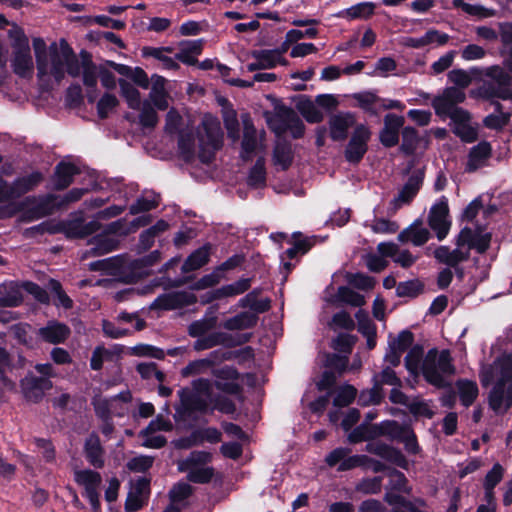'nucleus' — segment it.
I'll use <instances>...</instances> for the list:
<instances>
[{
	"mask_svg": "<svg viewBox=\"0 0 512 512\" xmlns=\"http://www.w3.org/2000/svg\"><path fill=\"white\" fill-rule=\"evenodd\" d=\"M202 126L207 138V145L214 150H221L224 145V132L221 128L218 118L213 116H205Z\"/></svg>",
	"mask_w": 512,
	"mask_h": 512,
	"instance_id": "4be33fe9",
	"label": "nucleus"
},
{
	"mask_svg": "<svg viewBox=\"0 0 512 512\" xmlns=\"http://www.w3.org/2000/svg\"><path fill=\"white\" fill-rule=\"evenodd\" d=\"M211 253V244L206 243L194 250L184 261L181 267L183 273H189L202 268L209 262Z\"/></svg>",
	"mask_w": 512,
	"mask_h": 512,
	"instance_id": "cd10ccee",
	"label": "nucleus"
},
{
	"mask_svg": "<svg viewBox=\"0 0 512 512\" xmlns=\"http://www.w3.org/2000/svg\"><path fill=\"white\" fill-rule=\"evenodd\" d=\"M74 476L75 481L84 486L85 490L98 489L102 481L98 472L89 469L75 471Z\"/></svg>",
	"mask_w": 512,
	"mask_h": 512,
	"instance_id": "8fccbe9b",
	"label": "nucleus"
},
{
	"mask_svg": "<svg viewBox=\"0 0 512 512\" xmlns=\"http://www.w3.org/2000/svg\"><path fill=\"white\" fill-rule=\"evenodd\" d=\"M225 359V352L215 350L210 353L207 358L191 361L181 371L182 376H194L207 374L212 372L217 378L222 380H233L237 378V371L231 367H224L221 369H214V365Z\"/></svg>",
	"mask_w": 512,
	"mask_h": 512,
	"instance_id": "423d86ee",
	"label": "nucleus"
},
{
	"mask_svg": "<svg viewBox=\"0 0 512 512\" xmlns=\"http://www.w3.org/2000/svg\"><path fill=\"white\" fill-rule=\"evenodd\" d=\"M60 49L65 60L66 72L71 77H78L81 73V65L72 47L65 39L60 40Z\"/></svg>",
	"mask_w": 512,
	"mask_h": 512,
	"instance_id": "e433bc0d",
	"label": "nucleus"
},
{
	"mask_svg": "<svg viewBox=\"0 0 512 512\" xmlns=\"http://www.w3.org/2000/svg\"><path fill=\"white\" fill-rule=\"evenodd\" d=\"M465 94L457 87H448L444 90L441 96L435 97L432 101V106L435 114L448 113L457 104L464 102Z\"/></svg>",
	"mask_w": 512,
	"mask_h": 512,
	"instance_id": "aec40b11",
	"label": "nucleus"
},
{
	"mask_svg": "<svg viewBox=\"0 0 512 512\" xmlns=\"http://www.w3.org/2000/svg\"><path fill=\"white\" fill-rule=\"evenodd\" d=\"M371 136L372 131L368 125L364 123L355 125L344 149V157L348 163L357 165L363 160L368 152Z\"/></svg>",
	"mask_w": 512,
	"mask_h": 512,
	"instance_id": "0eeeda50",
	"label": "nucleus"
},
{
	"mask_svg": "<svg viewBox=\"0 0 512 512\" xmlns=\"http://www.w3.org/2000/svg\"><path fill=\"white\" fill-rule=\"evenodd\" d=\"M119 104L117 97L110 93H104L97 103V114L102 120L108 118L110 111Z\"/></svg>",
	"mask_w": 512,
	"mask_h": 512,
	"instance_id": "e2e57ef3",
	"label": "nucleus"
},
{
	"mask_svg": "<svg viewBox=\"0 0 512 512\" xmlns=\"http://www.w3.org/2000/svg\"><path fill=\"white\" fill-rule=\"evenodd\" d=\"M480 95L485 100H512V88H505L490 83L481 88Z\"/></svg>",
	"mask_w": 512,
	"mask_h": 512,
	"instance_id": "de8ad7c7",
	"label": "nucleus"
},
{
	"mask_svg": "<svg viewBox=\"0 0 512 512\" xmlns=\"http://www.w3.org/2000/svg\"><path fill=\"white\" fill-rule=\"evenodd\" d=\"M8 34L12 39L13 58L11 66L13 72L21 78L30 77L34 70V63L28 37L24 30L18 26L11 29Z\"/></svg>",
	"mask_w": 512,
	"mask_h": 512,
	"instance_id": "20e7f679",
	"label": "nucleus"
},
{
	"mask_svg": "<svg viewBox=\"0 0 512 512\" xmlns=\"http://www.w3.org/2000/svg\"><path fill=\"white\" fill-rule=\"evenodd\" d=\"M177 146L180 157L186 163H190L195 155L193 134L190 132L180 133Z\"/></svg>",
	"mask_w": 512,
	"mask_h": 512,
	"instance_id": "3c124183",
	"label": "nucleus"
},
{
	"mask_svg": "<svg viewBox=\"0 0 512 512\" xmlns=\"http://www.w3.org/2000/svg\"><path fill=\"white\" fill-rule=\"evenodd\" d=\"M294 160V152L289 141L283 140L276 143L273 149V163L280 166L282 171H287Z\"/></svg>",
	"mask_w": 512,
	"mask_h": 512,
	"instance_id": "2f4dec72",
	"label": "nucleus"
},
{
	"mask_svg": "<svg viewBox=\"0 0 512 512\" xmlns=\"http://www.w3.org/2000/svg\"><path fill=\"white\" fill-rule=\"evenodd\" d=\"M48 288L57 298V302L54 303L56 306H61L66 310L73 308V300L66 294L60 281L51 278L48 282Z\"/></svg>",
	"mask_w": 512,
	"mask_h": 512,
	"instance_id": "603ef678",
	"label": "nucleus"
},
{
	"mask_svg": "<svg viewBox=\"0 0 512 512\" xmlns=\"http://www.w3.org/2000/svg\"><path fill=\"white\" fill-rule=\"evenodd\" d=\"M452 132L464 143H473L478 138V132L476 128L472 127L469 122L453 125Z\"/></svg>",
	"mask_w": 512,
	"mask_h": 512,
	"instance_id": "69168bd1",
	"label": "nucleus"
},
{
	"mask_svg": "<svg viewBox=\"0 0 512 512\" xmlns=\"http://www.w3.org/2000/svg\"><path fill=\"white\" fill-rule=\"evenodd\" d=\"M337 298L339 301L353 307H361L365 304L364 296L347 286L338 287Z\"/></svg>",
	"mask_w": 512,
	"mask_h": 512,
	"instance_id": "864d4df0",
	"label": "nucleus"
},
{
	"mask_svg": "<svg viewBox=\"0 0 512 512\" xmlns=\"http://www.w3.org/2000/svg\"><path fill=\"white\" fill-rule=\"evenodd\" d=\"M196 338L197 340L193 343V349L195 351H203L218 345L231 348L245 344L250 340L251 334H241L235 337L225 332H213Z\"/></svg>",
	"mask_w": 512,
	"mask_h": 512,
	"instance_id": "9b49d317",
	"label": "nucleus"
},
{
	"mask_svg": "<svg viewBox=\"0 0 512 512\" xmlns=\"http://www.w3.org/2000/svg\"><path fill=\"white\" fill-rule=\"evenodd\" d=\"M403 116L387 113L383 119V127L379 131V141L385 148H392L399 143L400 130L403 129Z\"/></svg>",
	"mask_w": 512,
	"mask_h": 512,
	"instance_id": "4468645a",
	"label": "nucleus"
},
{
	"mask_svg": "<svg viewBox=\"0 0 512 512\" xmlns=\"http://www.w3.org/2000/svg\"><path fill=\"white\" fill-rule=\"evenodd\" d=\"M70 334V327L57 320L48 321L44 327L38 330V335L44 342L55 345L64 343L69 338Z\"/></svg>",
	"mask_w": 512,
	"mask_h": 512,
	"instance_id": "a211bd4d",
	"label": "nucleus"
},
{
	"mask_svg": "<svg viewBox=\"0 0 512 512\" xmlns=\"http://www.w3.org/2000/svg\"><path fill=\"white\" fill-rule=\"evenodd\" d=\"M357 320V329L363 336L376 335L377 328L374 322L370 319L367 312L364 310H358L355 314Z\"/></svg>",
	"mask_w": 512,
	"mask_h": 512,
	"instance_id": "0e129e2a",
	"label": "nucleus"
},
{
	"mask_svg": "<svg viewBox=\"0 0 512 512\" xmlns=\"http://www.w3.org/2000/svg\"><path fill=\"white\" fill-rule=\"evenodd\" d=\"M481 384H512V352L498 356L482 372Z\"/></svg>",
	"mask_w": 512,
	"mask_h": 512,
	"instance_id": "1a4fd4ad",
	"label": "nucleus"
},
{
	"mask_svg": "<svg viewBox=\"0 0 512 512\" xmlns=\"http://www.w3.org/2000/svg\"><path fill=\"white\" fill-rule=\"evenodd\" d=\"M119 86L121 95L125 98L128 107L133 110H139L141 107V96L138 89L125 79H119Z\"/></svg>",
	"mask_w": 512,
	"mask_h": 512,
	"instance_id": "37998d69",
	"label": "nucleus"
},
{
	"mask_svg": "<svg viewBox=\"0 0 512 512\" xmlns=\"http://www.w3.org/2000/svg\"><path fill=\"white\" fill-rule=\"evenodd\" d=\"M212 386H193L183 388L179 395L183 405L191 411L205 412L209 409L218 410L225 414L235 411L234 403L226 397H213Z\"/></svg>",
	"mask_w": 512,
	"mask_h": 512,
	"instance_id": "f03ea898",
	"label": "nucleus"
},
{
	"mask_svg": "<svg viewBox=\"0 0 512 512\" xmlns=\"http://www.w3.org/2000/svg\"><path fill=\"white\" fill-rule=\"evenodd\" d=\"M101 228L97 220L85 222L82 216L57 222V233H62L67 239H84Z\"/></svg>",
	"mask_w": 512,
	"mask_h": 512,
	"instance_id": "f8f14e48",
	"label": "nucleus"
},
{
	"mask_svg": "<svg viewBox=\"0 0 512 512\" xmlns=\"http://www.w3.org/2000/svg\"><path fill=\"white\" fill-rule=\"evenodd\" d=\"M448 40V34L442 33L436 29H430L422 37L409 38L407 44L412 48L420 49L435 42L442 46L445 45Z\"/></svg>",
	"mask_w": 512,
	"mask_h": 512,
	"instance_id": "f704fd0d",
	"label": "nucleus"
},
{
	"mask_svg": "<svg viewBox=\"0 0 512 512\" xmlns=\"http://www.w3.org/2000/svg\"><path fill=\"white\" fill-rule=\"evenodd\" d=\"M58 201L59 195L47 194L40 197L35 206L40 216L46 217L53 214L56 210L62 209V207L58 206Z\"/></svg>",
	"mask_w": 512,
	"mask_h": 512,
	"instance_id": "5fc2aeb1",
	"label": "nucleus"
},
{
	"mask_svg": "<svg viewBox=\"0 0 512 512\" xmlns=\"http://www.w3.org/2000/svg\"><path fill=\"white\" fill-rule=\"evenodd\" d=\"M80 173V169L71 162L60 161L54 168L51 177L52 188L56 191L67 189L74 180V177Z\"/></svg>",
	"mask_w": 512,
	"mask_h": 512,
	"instance_id": "dca6fc26",
	"label": "nucleus"
},
{
	"mask_svg": "<svg viewBox=\"0 0 512 512\" xmlns=\"http://www.w3.org/2000/svg\"><path fill=\"white\" fill-rule=\"evenodd\" d=\"M187 479L193 483L205 484L211 481L214 476V469L212 467H196L186 471Z\"/></svg>",
	"mask_w": 512,
	"mask_h": 512,
	"instance_id": "338daca9",
	"label": "nucleus"
},
{
	"mask_svg": "<svg viewBox=\"0 0 512 512\" xmlns=\"http://www.w3.org/2000/svg\"><path fill=\"white\" fill-rule=\"evenodd\" d=\"M350 97L356 101V104L354 105L355 107L362 109L364 112L369 113L372 116L378 115V111L374 108V105L385 101L384 98L379 97L372 91L353 93Z\"/></svg>",
	"mask_w": 512,
	"mask_h": 512,
	"instance_id": "72a5a7b5",
	"label": "nucleus"
},
{
	"mask_svg": "<svg viewBox=\"0 0 512 512\" xmlns=\"http://www.w3.org/2000/svg\"><path fill=\"white\" fill-rule=\"evenodd\" d=\"M131 400V394L129 391L121 392L119 395L111 398L110 412L111 418L113 416L122 417L128 411V403Z\"/></svg>",
	"mask_w": 512,
	"mask_h": 512,
	"instance_id": "052dcab7",
	"label": "nucleus"
},
{
	"mask_svg": "<svg viewBox=\"0 0 512 512\" xmlns=\"http://www.w3.org/2000/svg\"><path fill=\"white\" fill-rule=\"evenodd\" d=\"M108 264L106 265L105 272L110 275H119V280L125 284H135L139 281L140 275L136 274L135 271H130L127 273H120V263L114 258H107Z\"/></svg>",
	"mask_w": 512,
	"mask_h": 512,
	"instance_id": "49530a36",
	"label": "nucleus"
},
{
	"mask_svg": "<svg viewBox=\"0 0 512 512\" xmlns=\"http://www.w3.org/2000/svg\"><path fill=\"white\" fill-rule=\"evenodd\" d=\"M345 278L350 286L363 291L372 290L376 284V280L374 277L364 274L362 272H348Z\"/></svg>",
	"mask_w": 512,
	"mask_h": 512,
	"instance_id": "09e8293b",
	"label": "nucleus"
},
{
	"mask_svg": "<svg viewBox=\"0 0 512 512\" xmlns=\"http://www.w3.org/2000/svg\"><path fill=\"white\" fill-rule=\"evenodd\" d=\"M492 234L484 232L481 225H477L473 230L472 228L463 227L455 238V245L457 247H467V250H475L478 254H484L490 248Z\"/></svg>",
	"mask_w": 512,
	"mask_h": 512,
	"instance_id": "6e6552de",
	"label": "nucleus"
},
{
	"mask_svg": "<svg viewBox=\"0 0 512 512\" xmlns=\"http://www.w3.org/2000/svg\"><path fill=\"white\" fill-rule=\"evenodd\" d=\"M314 243L310 238H304L301 232L292 234V247L285 251V255L289 259L296 258L299 254L304 255L313 247Z\"/></svg>",
	"mask_w": 512,
	"mask_h": 512,
	"instance_id": "58836bf2",
	"label": "nucleus"
},
{
	"mask_svg": "<svg viewBox=\"0 0 512 512\" xmlns=\"http://www.w3.org/2000/svg\"><path fill=\"white\" fill-rule=\"evenodd\" d=\"M491 155V144L488 141L479 142L477 145L473 146L468 153L465 171L468 173L475 172L485 164Z\"/></svg>",
	"mask_w": 512,
	"mask_h": 512,
	"instance_id": "412c9836",
	"label": "nucleus"
},
{
	"mask_svg": "<svg viewBox=\"0 0 512 512\" xmlns=\"http://www.w3.org/2000/svg\"><path fill=\"white\" fill-rule=\"evenodd\" d=\"M35 371L40 374L39 377L26 376L20 381V384H52L47 378L53 374V366L50 363L35 365Z\"/></svg>",
	"mask_w": 512,
	"mask_h": 512,
	"instance_id": "6e6d98bb",
	"label": "nucleus"
},
{
	"mask_svg": "<svg viewBox=\"0 0 512 512\" xmlns=\"http://www.w3.org/2000/svg\"><path fill=\"white\" fill-rule=\"evenodd\" d=\"M375 8L376 4L374 2H360L339 11L335 16L338 18H345L349 21L356 19L368 20L374 15Z\"/></svg>",
	"mask_w": 512,
	"mask_h": 512,
	"instance_id": "c756f323",
	"label": "nucleus"
},
{
	"mask_svg": "<svg viewBox=\"0 0 512 512\" xmlns=\"http://www.w3.org/2000/svg\"><path fill=\"white\" fill-rule=\"evenodd\" d=\"M43 179V174L40 171H33L28 175L17 177L11 183L13 199H18L26 193L33 191Z\"/></svg>",
	"mask_w": 512,
	"mask_h": 512,
	"instance_id": "b1692460",
	"label": "nucleus"
},
{
	"mask_svg": "<svg viewBox=\"0 0 512 512\" xmlns=\"http://www.w3.org/2000/svg\"><path fill=\"white\" fill-rule=\"evenodd\" d=\"M421 220H415L410 226L398 234L401 243L411 241L415 246H422L430 239V232L427 228L421 227Z\"/></svg>",
	"mask_w": 512,
	"mask_h": 512,
	"instance_id": "a878e982",
	"label": "nucleus"
},
{
	"mask_svg": "<svg viewBox=\"0 0 512 512\" xmlns=\"http://www.w3.org/2000/svg\"><path fill=\"white\" fill-rule=\"evenodd\" d=\"M424 180V172L417 170L409 176L398 195L390 202V210L395 213L403 204H410L418 194Z\"/></svg>",
	"mask_w": 512,
	"mask_h": 512,
	"instance_id": "ddd939ff",
	"label": "nucleus"
},
{
	"mask_svg": "<svg viewBox=\"0 0 512 512\" xmlns=\"http://www.w3.org/2000/svg\"><path fill=\"white\" fill-rule=\"evenodd\" d=\"M490 407L504 412L512 405V386H494L489 395Z\"/></svg>",
	"mask_w": 512,
	"mask_h": 512,
	"instance_id": "c85d7f7f",
	"label": "nucleus"
},
{
	"mask_svg": "<svg viewBox=\"0 0 512 512\" xmlns=\"http://www.w3.org/2000/svg\"><path fill=\"white\" fill-rule=\"evenodd\" d=\"M427 223L436 233L439 241L447 237L451 227V221L449 220L448 200L445 196H442L438 202L432 205L428 214Z\"/></svg>",
	"mask_w": 512,
	"mask_h": 512,
	"instance_id": "9d476101",
	"label": "nucleus"
},
{
	"mask_svg": "<svg viewBox=\"0 0 512 512\" xmlns=\"http://www.w3.org/2000/svg\"><path fill=\"white\" fill-rule=\"evenodd\" d=\"M265 159L258 157L251 167L247 177V184L252 188H259L266 184Z\"/></svg>",
	"mask_w": 512,
	"mask_h": 512,
	"instance_id": "79ce46f5",
	"label": "nucleus"
},
{
	"mask_svg": "<svg viewBox=\"0 0 512 512\" xmlns=\"http://www.w3.org/2000/svg\"><path fill=\"white\" fill-rule=\"evenodd\" d=\"M51 69L50 73L56 82H61L65 77V60L62 56L61 49L58 50L56 43H52L49 47Z\"/></svg>",
	"mask_w": 512,
	"mask_h": 512,
	"instance_id": "ea45409f",
	"label": "nucleus"
},
{
	"mask_svg": "<svg viewBox=\"0 0 512 512\" xmlns=\"http://www.w3.org/2000/svg\"><path fill=\"white\" fill-rule=\"evenodd\" d=\"M425 284L418 278L401 281L396 287V296L400 298H411L415 299L424 293Z\"/></svg>",
	"mask_w": 512,
	"mask_h": 512,
	"instance_id": "c9c22d12",
	"label": "nucleus"
},
{
	"mask_svg": "<svg viewBox=\"0 0 512 512\" xmlns=\"http://www.w3.org/2000/svg\"><path fill=\"white\" fill-rule=\"evenodd\" d=\"M158 114L148 101H144L139 114V123L143 128L154 129L158 124Z\"/></svg>",
	"mask_w": 512,
	"mask_h": 512,
	"instance_id": "bf43d9fd",
	"label": "nucleus"
},
{
	"mask_svg": "<svg viewBox=\"0 0 512 512\" xmlns=\"http://www.w3.org/2000/svg\"><path fill=\"white\" fill-rule=\"evenodd\" d=\"M402 143L400 150L407 156H411L415 153L417 146L420 142V137L416 128L412 126H406L401 131Z\"/></svg>",
	"mask_w": 512,
	"mask_h": 512,
	"instance_id": "a19ab883",
	"label": "nucleus"
},
{
	"mask_svg": "<svg viewBox=\"0 0 512 512\" xmlns=\"http://www.w3.org/2000/svg\"><path fill=\"white\" fill-rule=\"evenodd\" d=\"M222 288H216L201 294L199 298L191 292L174 291L160 294L150 305L151 309L172 311L191 306L199 302L201 305H208L216 300L223 299Z\"/></svg>",
	"mask_w": 512,
	"mask_h": 512,
	"instance_id": "7ed1b4c3",
	"label": "nucleus"
},
{
	"mask_svg": "<svg viewBox=\"0 0 512 512\" xmlns=\"http://www.w3.org/2000/svg\"><path fill=\"white\" fill-rule=\"evenodd\" d=\"M22 288L24 291H26L28 294L32 295L36 301H38L41 304H49L50 297L48 292L41 287L39 284L33 282V281H22Z\"/></svg>",
	"mask_w": 512,
	"mask_h": 512,
	"instance_id": "774afa93",
	"label": "nucleus"
},
{
	"mask_svg": "<svg viewBox=\"0 0 512 512\" xmlns=\"http://www.w3.org/2000/svg\"><path fill=\"white\" fill-rule=\"evenodd\" d=\"M404 367L415 381L422 377L427 384H476L468 379L453 382L457 368L449 349L433 347L425 352L422 345L415 344L404 357Z\"/></svg>",
	"mask_w": 512,
	"mask_h": 512,
	"instance_id": "f257e3e1",
	"label": "nucleus"
},
{
	"mask_svg": "<svg viewBox=\"0 0 512 512\" xmlns=\"http://www.w3.org/2000/svg\"><path fill=\"white\" fill-rule=\"evenodd\" d=\"M84 452L87 461L93 467L102 468L104 466V451L97 435L92 434L86 439Z\"/></svg>",
	"mask_w": 512,
	"mask_h": 512,
	"instance_id": "7c9ffc66",
	"label": "nucleus"
},
{
	"mask_svg": "<svg viewBox=\"0 0 512 512\" xmlns=\"http://www.w3.org/2000/svg\"><path fill=\"white\" fill-rule=\"evenodd\" d=\"M245 123V132L241 142V153L240 156L243 161H248L251 159V155L254 153L257 146V139L255 136V130L252 127V131H248L247 123Z\"/></svg>",
	"mask_w": 512,
	"mask_h": 512,
	"instance_id": "4d7b16f0",
	"label": "nucleus"
},
{
	"mask_svg": "<svg viewBox=\"0 0 512 512\" xmlns=\"http://www.w3.org/2000/svg\"><path fill=\"white\" fill-rule=\"evenodd\" d=\"M258 316L254 313L243 311L226 319L222 326L229 331L251 329L256 326Z\"/></svg>",
	"mask_w": 512,
	"mask_h": 512,
	"instance_id": "473e14b6",
	"label": "nucleus"
},
{
	"mask_svg": "<svg viewBox=\"0 0 512 512\" xmlns=\"http://www.w3.org/2000/svg\"><path fill=\"white\" fill-rule=\"evenodd\" d=\"M267 123L276 135H281L290 130L294 139H301L305 134L306 127L303 121L291 107L283 103L275 105V115L267 117Z\"/></svg>",
	"mask_w": 512,
	"mask_h": 512,
	"instance_id": "39448f33",
	"label": "nucleus"
},
{
	"mask_svg": "<svg viewBox=\"0 0 512 512\" xmlns=\"http://www.w3.org/2000/svg\"><path fill=\"white\" fill-rule=\"evenodd\" d=\"M212 459V454L206 451H193L183 460L178 461V470L186 472L190 469L204 466Z\"/></svg>",
	"mask_w": 512,
	"mask_h": 512,
	"instance_id": "4c0bfd02",
	"label": "nucleus"
},
{
	"mask_svg": "<svg viewBox=\"0 0 512 512\" xmlns=\"http://www.w3.org/2000/svg\"><path fill=\"white\" fill-rule=\"evenodd\" d=\"M22 282L6 281L0 284V307H19L23 301Z\"/></svg>",
	"mask_w": 512,
	"mask_h": 512,
	"instance_id": "6ab92c4d",
	"label": "nucleus"
},
{
	"mask_svg": "<svg viewBox=\"0 0 512 512\" xmlns=\"http://www.w3.org/2000/svg\"><path fill=\"white\" fill-rule=\"evenodd\" d=\"M296 109L302 117L311 124L321 123L324 120V114L316 107L308 95L296 96Z\"/></svg>",
	"mask_w": 512,
	"mask_h": 512,
	"instance_id": "bb28decb",
	"label": "nucleus"
},
{
	"mask_svg": "<svg viewBox=\"0 0 512 512\" xmlns=\"http://www.w3.org/2000/svg\"><path fill=\"white\" fill-rule=\"evenodd\" d=\"M251 283V278H240L231 284L222 286L224 298L234 297L247 292L251 287Z\"/></svg>",
	"mask_w": 512,
	"mask_h": 512,
	"instance_id": "680f3d73",
	"label": "nucleus"
},
{
	"mask_svg": "<svg viewBox=\"0 0 512 512\" xmlns=\"http://www.w3.org/2000/svg\"><path fill=\"white\" fill-rule=\"evenodd\" d=\"M462 247H457L451 250L448 246L441 245L434 250V258L442 264L447 266H457L470 258L468 250L463 251Z\"/></svg>",
	"mask_w": 512,
	"mask_h": 512,
	"instance_id": "5701e85b",
	"label": "nucleus"
},
{
	"mask_svg": "<svg viewBox=\"0 0 512 512\" xmlns=\"http://www.w3.org/2000/svg\"><path fill=\"white\" fill-rule=\"evenodd\" d=\"M453 4L455 7L461 8L463 12L480 19L493 17L496 14L494 9L486 8L480 4H470L464 0H453Z\"/></svg>",
	"mask_w": 512,
	"mask_h": 512,
	"instance_id": "c03bdc74",
	"label": "nucleus"
},
{
	"mask_svg": "<svg viewBox=\"0 0 512 512\" xmlns=\"http://www.w3.org/2000/svg\"><path fill=\"white\" fill-rule=\"evenodd\" d=\"M356 116L353 112H339L328 120L329 136L334 142H342L348 138L349 129L355 127Z\"/></svg>",
	"mask_w": 512,
	"mask_h": 512,
	"instance_id": "2eb2a0df",
	"label": "nucleus"
},
{
	"mask_svg": "<svg viewBox=\"0 0 512 512\" xmlns=\"http://www.w3.org/2000/svg\"><path fill=\"white\" fill-rule=\"evenodd\" d=\"M151 198L141 196L129 207L131 215H137L144 212H149L157 208L160 204V196L154 192L151 193Z\"/></svg>",
	"mask_w": 512,
	"mask_h": 512,
	"instance_id": "a18cd8bd",
	"label": "nucleus"
},
{
	"mask_svg": "<svg viewBox=\"0 0 512 512\" xmlns=\"http://www.w3.org/2000/svg\"><path fill=\"white\" fill-rule=\"evenodd\" d=\"M150 494V481L147 478L137 479L130 488L128 493L125 508L127 511L139 510Z\"/></svg>",
	"mask_w": 512,
	"mask_h": 512,
	"instance_id": "f3484780",
	"label": "nucleus"
},
{
	"mask_svg": "<svg viewBox=\"0 0 512 512\" xmlns=\"http://www.w3.org/2000/svg\"><path fill=\"white\" fill-rule=\"evenodd\" d=\"M223 123L227 130V135L232 140L239 139V121L236 111L231 107L223 110Z\"/></svg>",
	"mask_w": 512,
	"mask_h": 512,
	"instance_id": "13d9d810",
	"label": "nucleus"
},
{
	"mask_svg": "<svg viewBox=\"0 0 512 512\" xmlns=\"http://www.w3.org/2000/svg\"><path fill=\"white\" fill-rule=\"evenodd\" d=\"M89 244H91L92 247L85 251L83 258L96 257L110 253L118 248L119 242L109 237L107 234L101 233L95 235L89 241Z\"/></svg>",
	"mask_w": 512,
	"mask_h": 512,
	"instance_id": "393cba45",
	"label": "nucleus"
}]
</instances>
